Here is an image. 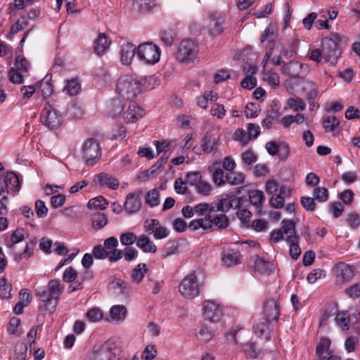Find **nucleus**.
Here are the masks:
<instances>
[{
  "instance_id": "obj_1",
  "label": "nucleus",
  "mask_w": 360,
  "mask_h": 360,
  "mask_svg": "<svg viewBox=\"0 0 360 360\" xmlns=\"http://www.w3.org/2000/svg\"><path fill=\"white\" fill-rule=\"evenodd\" d=\"M116 91L125 100L134 101L141 92V82L136 76L122 75L117 79Z\"/></svg>"
},
{
  "instance_id": "obj_2",
  "label": "nucleus",
  "mask_w": 360,
  "mask_h": 360,
  "mask_svg": "<svg viewBox=\"0 0 360 360\" xmlns=\"http://www.w3.org/2000/svg\"><path fill=\"white\" fill-rule=\"evenodd\" d=\"M342 41V37L337 33H333L330 37H326L322 39L323 53L324 59L327 63L335 65L340 54L339 44Z\"/></svg>"
},
{
  "instance_id": "obj_3",
  "label": "nucleus",
  "mask_w": 360,
  "mask_h": 360,
  "mask_svg": "<svg viewBox=\"0 0 360 360\" xmlns=\"http://www.w3.org/2000/svg\"><path fill=\"white\" fill-rule=\"evenodd\" d=\"M64 287L58 280L52 279L49 281L47 286L39 288L36 290L35 295L40 301L45 304L52 300L57 301L63 292Z\"/></svg>"
},
{
  "instance_id": "obj_4",
  "label": "nucleus",
  "mask_w": 360,
  "mask_h": 360,
  "mask_svg": "<svg viewBox=\"0 0 360 360\" xmlns=\"http://www.w3.org/2000/svg\"><path fill=\"white\" fill-rule=\"evenodd\" d=\"M82 158L87 166H92L97 162L101 157V148L95 139H89L82 145L81 148Z\"/></svg>"
},
{
  "instance_id": "obj_5",
  "label": "nucleus",
  "mask_w": 360,
  "mask_h": 360,
  "mask_svg": "<svg viewBox=\"0 0 360 360\" xmlns=\"http://www.w3.org/2000/svg\"><path fill=\"white\" fill-rule=\"evenodd\" d=\"M202 284L199 282L197 276L189 274L185 276L179 286L181 295L186 299H193L200 295Z\"/></svg>"
},
{
  "instance_id": "obj_6",
  "label": "nucleus",
  "mask_w": 360,
  "mask_h": 360,
  "mask_svg": "<svg viewBox=\"0 0 360 360\" xmlns=\"http://www.w3.org/2000/svg\"><path fill=\"white\" fill-rule=\"evenodd\" d=\"M160 49L151 42L141 44L137 48L138 58L146 64H155L160 60Z\"/></svg>"
},
{
  "instance_id": "obj_7",
  "label": "nucleus",
  "mask_w": 360,
  "mask_h": 360,
  "mask_svg": "<svg viewBox=\"0 0 360 360\" xmlns=\"http://www.w3.org/2000/svg\"><path fill=\"white\" fill-rule=\"evenodd\" d=\"M198 49L194 41L183 40L179 44L176 52V59L181 63H193L197 58Z\"/></svg>"
},
{
  "instance_id": "obj_8",
  "label": "nucleus",
  "mask_w": 360,
  "mask_h": 360,
  "mask_svg": "<svg viewBox=\"0 0 360 360\" xmlns=\"http://www.w3.org/2000/svg\"><path fill=\"white\" fill-rule=\"evenodd\" d=\"M120 352L112 342H105L98 349H95L86 360H117Z\"/></svg>"
},
{
  "instance_id": "obj_9",
  "label": "nucleus",
  "mask_w": 360,
  "mask_h": 360,
  "mask_svg": "<svg viewBox=\"0 0 360 360\" xmlns=\"http://www.w3.org/2000/svg\"><path fill=\"white\" fill-rule=\"evenodd\" d=\"M40 118L42 124L50 129H57L63 122L61 114L50 105L42 110Z\"/></svg>"
},
{
  "instance_id": "obj_10",
  "label": "nucleus",
  "mask_w": 360,
  "mask_h": 360,
  "mask_svg": "<svg viewBox=\"0 0 360 360\" xmlns=\"http://www.w3.org/2000/svg\"><path fill=\"white\" fill-rule=\"evenodd\" d=\"M202 315L207 321L218 322L224 315L223 308L217 301L205 300L202 304Z\"/></svg>"
},
{
  "instance_id": "obj_11",
  "label": "nucleus",
  "mask_w": 360,
  "mask_h": 360,
  "mask_svg": "<svg viewBox=\"0 0 360 360\" xmlns=\"http://www.w3.org/2000/svg\"><path fill=\"white\" fill-rule=\"evenodd\" d=\"M295 232V224L292 220H283L282 228L271 233V239L277 243L280 240L288 241Z\"/></svg>"
},
{
  "instance_id": "obj_12",
  "label": "nucleus",
  "mask_w": 360,
  "mask_h": 360,
  "mask_svg": "<svg viewBox=\"0 0 360 360\" xmlns=\"http://www.w3.org/2000/svg\"><path fill=\"white\" fill-rule=\"evenodd\" d=\"M144 229L148 234L153 233V237L156 240L165 238L169 234V231L155 219H147L144 222Z\"/></svg>"
},
{
  "instance_id": "obj_13",
  "label": "nucleus",
  "mask_w": 360,
  "mask_h": 360,
  "mask_svg": "<svg viewBox=\"0 0 360 360\" xmlns=\"http://www.w3.org/2000/svg\"><path fill=\"white\" fill-rule=\"evenodd\" d=\"M144 115L142 109L135 101H127V107L124 110L122 117L127 123L136 122Z\"/></svg>"
},
{
  "instance_id": "obj_14",
  "label": "nucleus",
  "mask_w": 360,
  "mask_h": 360,
  "mask_svg": "<svg viewBox=\"0 0 360 360\" xmlns=\"http://www.w3.org/2000/svg\"><path fill=\"white\" fill-rule=\"evenodd\" d=\"M272 320H269L267 318L259 319L254 325V333L260 338H264L265 340L270 339L271 322Z\"/></svg>"
},
{
  "instance_id": "obj_15",
  "label": "nucleus",
  "mask_w": 360,
  "mask_h": 360,
  "mask_svg": "<svg viewBox=\"0 0 360 360\" xmlns=\"http://www.w3.org/2000/svg\"><path fill=\"white\" fill-rule=\"evenodd\" d=\"M280 314L279 302L278 297H272L266 300L264 305V318L269 320H276Z\"/></svg>"
},
{
  "instance_id": "obj_16",
  "label": "nucleus",
  "mask_w": 360,
  "mask_h": 360,
  "mask_svg": "<svg viewBox=\"0 0 360 360\" xmlns=\"http://www.w3.org/2000/svg\"><path fill=\"white\" fill-rule=\"evenodd\" d=\"M224 20L219 13H211L207 25L210 34H219L224 30Z\"/></svg>"
},
{
  "instance_id": "obj_17",
  "label": "nucleus",
  "mask_w": 360,
  "mask_h": 360,
  "mask_svg": "<svg viewBox=\"0 0 360 360\" xmlns=\"http://www.w3.org/2000/svg\"><path fill=\"white\" fill-rule=\"evenodd\" d=\"M126 314L127 308L124 305H114L105 316V321L112 323H120L125 319Z\"/></svg>"
},
{
  "instance_id": "obj_18",
  "label": "nucleus",
  "mask_w": 360,
  "mask_h": 360,
  "mask_svg": "<svg viewBox=\"0 0 360 360\" xmlns=\"http://www.w3.org/2000/svg\"><path fill=\"white\" fill-rule=\"evenodd\" d=\"M94 181L100 186H106L109 188L115 190L119 187V181L115 177L105 174L100 173L94 176Z\"/></svg>"
},
{
  "instance_id": "obj_19",
  "label": "nucleus",
  "mask_w": 360,
  "mask_h": 360,
  "mask_svg": "<svg viewBox=\"0 0 360 360\" xmlns=\"http://www.w3.org/2000/svg\"><path fill=\"white\" fill-rule=\"evenodd\" d=\"M221 260L226 266H232L241 263V255L235 250H227L222 252Z\"/></svg>"
},
{
  "instance_id": "obj_20",
  "label": "nucleus",
  "mask_w": 360,
  "mask_h": 360,
  "mask_svg": "<svg viewBox=\"0 0 360 360\" xmlns=\"http://www.w3.org/2000/svg\"><path fill=\"white\" fill-rule=\"evenodd\" d=\"M141 207L139 196L135 193H129L127 195L124 205V210L129 214L137 212Z\"/></svg>"
},
{
  "instance_id": "obj_21",
  "label": "nucleus",
  "mask_w": 360,
  "mask_h": 360,
  "mask_svg": "<svg viewBox=\"0 0 360 360\" xmlns=\"http://www.w3.org/2000/svg\"><path fill=\"white\" fill-rule=\"evenodd\" d=\"M135 46L129 42L124 44L120 49V61L122 65H129L136 52Z\"/></svg>"
},
{
  "instance_id": "obj_22",
  "label": "nucleus",
  "mask_w": 360,
  "mask_h": 360,
  "mask_svg": "<svg viewBox=\"0 0 360 360\" xmlns=\"http://www.w3.org/2000/svg\"><path fill=\"white\" fill-rule=\"evenodd\" d=\"M302 68V64L297 61H291L288 63H283L281 68L282 73L292 78L299 77Z\"/></svg>"
},
{
  "instance_id": "obj_23",
  "label": "nucleus",
  "mask_w": 360,
  "mask_h": 360,
  "mask_svg": "<svg viewBox=\"0 0 360 360\" xmlns=\"http://www.w3.org/2000/svg\"><path fill=\"white\" fill-rule=\"evenodd\" d=\"M110 44L111 40L104 33H101L94 42L95 52L98 55L102 56L109 49Z\"/></svg>"
},
{
  "instance_id": "obj_24",
  "label": "nucleus",
  "mask_w": 360,
  "mask_h": 360,
  "mask_svg": "<svg viewBox=\"0 0 360 360\" xmlns=\"http://www.w3.org/2000/svg\"><path fill=\"white\" fill-rule=\"evenodd\" d=\"M136 246L143 252L155 253L157 251L155 244L145 234H141L138 237Z\"/></svg>"
},
{
  "instance_id": "obj_25",
  "label": "nucleus",
  "mask_w": 360,
  "mask_h": 360,
  "mask_svg": "<svg viewBox=\"0 0 360 360\" xmlns=\"http://www.w3.org/2000/svg\"><path fill=\"white\" fill-rule=\"evenodd\" d=\"M127 101L122 102L120 98H112L108 104V110L112 116L123 115Z\"/></svg>"
},
{
  "instance_id": "obj_26",
  "label": "nucleus",
  "mask_w": 360,
  "mask_h": 360,
  "mask_svg": "<svg viewBox=\"0 0 360 360\" xmlns=\"http://www.w3.org/2000/svg\"><path fill=\"white\" fill-rule=\"evenodd\" d=\"M330 346V340L327 338H322L318 343L316 348V354L318 357L323 360L329 355V348Z\"/></svg>"
},
{
  "instance_id": "obj_27",
  "label": "nucleus",
  "mask_w": 360,
  "mask_h": 360,
  "mask_svg": "<svg viewBox=\"0 0 360 360\" xmlns=\"http://www.w3.org/2000/svg\"><path fill=\"white\" fill-rule=\"evenodd\" d=\"M263 79L269 85H271L273 88H278L280 85V78L278 74L274 70H263Z\"/></svg>"
},
{
  "instance_id": "obj_28",
  "label": "nucleus",
  "mask_w": 360,
  "mask_h": 360,
  "mask_svg": "<svg viewBox=\"0 0 360 360\" xmlns=\"http://www.w3.org/2000/svg\"><path fill=\"white\" fill-rule=\"evenodd\" d=\"M298 240L299 236L296 234V232H295L292 237L287 241L290 243L289 253L293 259H297L301 254V249L298 245Z\"/></svg>"
},
{
  "instance_id": "obj_29",
  "label": "nucleus",
  "mask_w": 360,
  "mask_h": 360,
  "mask_svg": "<svg viewBox=\"0 0 360 360\" xmlns=\"http://www.w3.org/2000/svg\"><path fill=\"white\" fill-rule=\"evenodd\" d=\"M28 237V233L26 230L22 228H17L11 236V244L8 245L11 250H13L14 245L24 240Z\"/></svg>"
},
{
  "instance_id": "obj_30",
  "label": "nucleus",
  "mask_w": 360,
  "mask_h": 360,
  "mask_svg": "<svg viewBox=\"0 0 360 360\" xmlns=\"http://www.w3.org/2000/svg\"><path fill=\"white\" fill-rule=\"evenodd\" d=\"M157 5V0H133V6L141 12L149 11Z\"/></svg>"
},
{
  "instance_id": "obj_31",
  "label": "nucleus",
  "mask_w": 360,
  "mask_h": 360,
  "mask_svg": "<svg viewBox=\"0 0 360 360\" xmlns=\"http://www.w3.org/2000/svg\"><path fill=\"white\" fill-rule=\"evenodd\" d=\"M355 268L345 264H340L337 267V274L341 276L342 280H349L354 276Z\"/></svg>"
},
{
  "instance_id": "obj_32",
  "label": "nucleus",
  "mask_w": 360,
  "mask_h": 360,
  "mask_svg": "<svg viewBox=\"0 0 360 360\" xmlns=\"http://www.w3.org/2000/svg\"><path fill=\"white\" fill-rule=\"evenodd\" d=\"M5 184L11 190L18 192L20 188L18 176L13 172H8L5 177Z\"/></svg>"
},
{
  "instance_id": "obj_33",
  "label": "nucleus",
  "mask_w": 360,
  "mask_h": 360,
  "mask_svg": "<svg viewBox=\"0 0 360 360\" xmlns=\"http://www.w3.org/2000/svg\"><path fill=\"white\" fill-rule=\"evenodd\" d=\"M139 80L141 87L142 86L146 90H151L160 84L159 77L154 75L146 76Z\"/></svg>"
},
{
  "instance_id": "obj_34",
  "label": "nucleus",
  "mask_w": 360,
  "mask_h": 360,
  "mask_svg": "<svg viewBox=\"0 0 360 360\" xmlns=\"http://www.w3.org/2000/svg\"><path fill=\"white\" fill-rule=\"evenodd\" d=\"M148 269L146 267V264L140 263L132 271L131 273V279L133 282L136 283H140L143 278L144 277L145 274L147 272Z\"/></svg>"
},
{
  "instance_id": "obj_35",
  "label": "nucleus",
  "mask_w": 360,
  "mask_h": 360,
  "mask_svg": "<svg viewBox=\"0 0 360 360\" xmlns=\"http://www.w3.org/2000/svg\"><path fill=\"white\" fill-rule=\"evenodd\" d=\"M15 355L13 360H26L27 356V346L25 343L17 342L14 347Z\"/></svg>"
},
{
  "instance_id": "obj_36",
  "label": "nucleus",
  "mask_w": 360,
  "mask_h": 360,
  "mask_svg": "<svg viewBox=\"0 0 360 360\" xmlns=\"http://www.w3.org/2000/svg\"><path fill=\"white\" fill-rule=\"evenodd\" d=\"M146 203L150 207H156L160 204V194L157 189L153 188L147 192L145 196Z\"/></svg>"
},
{
  "instance_id": "obj_37",
  "label": "nucleus",
  "mask_w": 360,
  "mask_h": 360,
  "mask_svg": "<svg viewBox=\"0 0 360 360\" xmlns=\"http://www.w3.org/2000/svg\"><path fill=\"white\" fill-rule=\"evenodd\" d=\"M108 205L107 200L103 196L100 195L90 200L87 206L90 210H103L107 207Z\"/></svg>"
},
{
  "instance_id": "obj_38",
  "label": "nucleus",
  "mask_w": 360,
  "mask_h": 360,
  "mask_svg": "<svg viewBox=\"0 0 360 360\" xmlns=\"http://www.w3.org/2000/svg\"><path fill=\"white\" fill-rule=\"evenodd\" d=\"M322 124L326 132H332L339 126L340 121L335 116H327L323 118Z\"/></svg>"
},
{
  "instance_id": "obj_39",
  "label": "nucleus",
  "mask_w": 360,
  "mask_h": 360,
  "mask_svg": "<svg viewBox=\"0 0 360 360\" xmlns=\"http://www.w3.org/2000/svg\"><path fill=\"white\" fill-rule=\"evenodd\" d=\"M243 350L246 356L251 359H256L261 352V349L255 343L248 342L243 345Z\"/></svg>"
},
{
  "instance_id": "obj_40",
  "label": "nucleus",
  "mask_w": 360,
  "mask_h": 360,
  "mask_svg": "<svg viewBox=\"0 0 360 360\" xmlns=\"http://www.w3.org/2000/svg\"><path fill=\"white\" fill-rule=\"evenodd\" d=\"M254 269L259 273L265 274L269 271V263L262 258L255 256L252 258Z\"/></svg>"
},
{
  "instance_id": "obj_41",
  "label": "nucleus",
  "mask_w": 360,
  "mask_h": 360,
  "mask_svg": "<svg viewBox=\"0 0 360 360\" xmlns=\"http://www.w3.org/2000/svg\"><path fill=\"white\" fill-rule=\"evenodd\" d=\"M218 210L221 212H227L233 206L237 207L239 205V200L237 198L227 199L223 198L218 200Z\"/></svg>"
},
{
  "instance_id": "obj_42",
  "label": "nucleus",
  "mask_w": 360,
  "mask_h": 360,
  "mask_svg": "<svg viewBox=\"0 0 360 360\" xmlns=\"http://www.w3.org/2000/svg\"><path fill=\"white\" fill-rule=\"evenodd\" d=\"M85 316L88 321L94 323L101 321L103 317V312L98 307H96L89 309L86 311Z\"/></svg>"
},
{
  "instance_id": "obj_43",
  "label": "nucleus",
  "mask_w": 360,
  "mask_h": 360,
  "mask_svg": "<svg viewBox=\"0 0 360 360\" xmlns=\"http://www.w3.org/2000/svg\"><path fill=\"white\" fill-rule=\"evenodd\" d=\"M216 145L217 139L215 138L210 135L205 136L202 143V148L204 153H211L214 149Z\"/></svg>"
},
{
  "instance_id": "obj_44",
  "label": "nucleus",
  "mask_w": 360,
  "mask_h": 360,
  "mask_svg": "<svg viewBox=\"0 0 360 360\" xmlns=\"http://www.w3.org/2000/svg\"><path fill=\"white\" fill-rule=\"evenodd\" d=\"M108 223V219L105 214L98 212L94 214L92 225L94 229H101Z\"/></svg>"
},
{
  "instance_id": "obj_45",
  "label": "nucleus",
  "mask_w": 360,
  "mask_h": 360,
  "mask_svg": "<svg viewBox=\"0 0 360 360\" xmlns=\"http://www.w3.org/2000/svg\"><path fill=\"white\" fill-rule=\"evenodd\" d=\"M9 80L13 84H22L24 81V77L27 75L21 72L15 68H11L8 72Z\"/></svg>"
},
{
  "instance_id": "obj_46",
  "label": "nucleus",
  "mask_w": 360,
  "mask_h": 360,
  "mask_svg": "<svg viewBox=\"0 0 360 360\" xmlns=\"http://www.w3.org/2000/svg\"><path fill=\"white\" fill-rule=\"evenodd\" d=\"M30 68V63L26 60L25 58L21 56H17L15 61V68L18 69L21 72L27 75L28 70Z\"/></svg>"
},
{
  "instance_id": "obj_47",
  "label": "nucleus",
  "mask_w": 360,
  "mask_h": 360,
  "mask_svg": "<svg viewBox=\"0 0 360 360\" xmlns=\"http://www.w3.org/2000/svg\"><path fill=\"white\" fill-rule=\"evenodd\" d=\"M37 244V240L34 239V240H31L25 246V248L23 251V252L19 254V255H17L15 256V259L17 260H20V259H22L23 258H27V257H30L32 256L33 255V250H34V248L35 247Z\"/></svg>"
},
{
  "instance_id": "obj_48",
  "label": "nucleus",
  "mask_w": 360,
  "mask_h": 360,
  "mask_svg": "<svg viewBox=\"0 0 360 360\" xmlns=\"http://www.w3.org/2000/svg\"><path fill=\"white\" fill-rule=\"evenodd\" d=\"M233 137L236 141H239L244 146L247 145L251 140V138L248 134V131H246L243 129H238L234 132Z\"/></svg>"
},
{
  "instance_id": "obj_49",
  "label": "nucleus",
  "mask_w": 360,
  "mask_h": 360,
  "mask_svg": "<svg viewBox=\"0 0 360 360\" xmlns=\"http://www.w3.org/2000/svg\"><path fill=\"white\" fill-rule=\"evenodd\" d=\"M138 237L132 232L122 233L120 236V240L122 245L129 246L136 242Z\"/></svg>"
},
{
  "instance_id": "obj_50",
  "label": "nucleus",
  "mask_w": 360,
  "mask_h": 360,
  "mask_svg": "<svg viewBox=\"0 0 360 360\" xmlns=\"http://www.w3.org/2000/svg\"><path fill=\"white\" fill-rule=\"evenodd\" d=\"M213 331L205 326H202L197 334L198 340L202 343L207 342L213 338Z\"/></svg>"
},
{
  "instance_id": "obj_51",
  "label": "nucleus",
  "mask_w": 360,
  "mask_h": 360,
  "mask_svg": "<svg viewBox=\"0 0 360 360\" xmlns=\"http://www.w3.org/2000/svg\"><path fill=\"white\" fill-rule=\"evenodd\" d=\"M335 321L343 330L349 329V316L347 312H339L336 314Z\"/></svg>"
},
{
  "instance_id": "obj_52",
  "label": "nucleus",
  "mask_w": 360,
  "mask_h": 360,
  "mask_svg": "<svg viewBox=\"0 0 360 360\" xmlns=\"http://www.w3.org/2000/svg\"><path fill=\"white\" fill-rule=\"evenodd\" d=\"M11 285L9 284L5 278L0 279V297L1 299L10 298Z\"/></svg>"
},
{
  "instance_id": "obj_53",
  "label": "nucleus",
  "mask_w": 360,
  "mask_h": 360,
  "mask_svg": "<svg viewBox=\"0 0 360 360\" xmlns=\"http://www.w3.org/2000/svg\"><path fill=\"white\" fill-rule=\"evenodd\" d=\"M80 89V84L76 79H72L67 82L64 91L70 96H75Z\"/></svg>"
},
{
  "instance_id": "obj_54",
  "label": "nucleus",
  "mask_w": 360,
  "mask_h": 360,
  "mask_svg": "<svg viewBox=\"0 0 360 360\" xmlns=\"http://www.w3.org/2000/svg\"><path fill=\"white\" fill-rule=\"evenodd\" d=\"M288 105L294 111H302L305 108V103L300 98H290L288 100Z\"/></svg>"
},
{
  "instance_id": "obj_55",
  "label": "nucleus",
  "mask_w": 360,
  "mask_h": 360,
  "mask_svg": "<svg viewBox=\"0 0 360 360\" xmlns=\"http://www.w3.org/2000/svg\"><path fill=\"white\" fill-rule=\"evenodd\" d=\"M250 202L254 205H261L264 199V193L259 190H253L249 193Z\"/></svg>"
},
{
  "instance_id": "obj_56",
  "label": "nucleus",
  "mask_w": 360,
  "mask_h": 360,
  "mask_svg": "<svg viewBox=\"0 0 360 360\" xmlns=\"http://www.w3.org/2000/svg\"><path fill=\"white\" fill-rule=\"evenodd\" d=\"M227 181L231 185H238L243 184L245 180V176L240 172H233L226 176Z\"/></svg>"
},
{
  "instance_id": "obj_57",
  "label": "nucleus",
  "mask_w": 360,
  "mask_h": 360,
  "mask_svg": "<svg viewBox=\"0 0 360 360\" xmlns=\"http://www.w3.org/2000/svg\"><path fill=\"white\" fill-rule=\"evenodd\" d=\"M315 199L319 202H326L328 198V192L324 187H316L313 191Z\"/></svg>"
},
{
  "instance_id": "obj_58",
  "label": "nucleus",
  "mask_w": 360,
  "mask_h": 360,
  "mask_svg": "<svg viewBox=\"0 0 360 360\" xmlns=\"http://www.w3.org/2000/svg\"><path fill=\"white\" fill-rule=\"evenodd\" d=\"M277 110H271L269 111L266 117L262 121V126L263 128L269 129L272 127L274 120L277 117Z\"/></svg>"
},
{
  "instance_id": "obj_59",
  "label": "nucleus",
  "mask_w": 360,
  "mask_h": 360,
  "mask_svg": "<svg viewBox=\"0 0 360 360\" xmlns=\"http://www.w3.org/2000/svg\"><path fill=\"white\" fill-rule=\"evenodd\" d=\"M196 191L202 195H209L212 191V185L207 181L200 180L195 186Z\"/></svg>"
},
{
  "instance_id": "obj_60",
  "label": "nucleus",
  "mask_w": 360,
  "mask_h": 360,
  "mask_svg": "<svg viewBox=\"0 0 360 360\" xmlns=\"http://www.w3.org/2000/svg\"><path fill=\"white\" fill-rule=\"evenodd\" d=\"M304 89L307 91L309 99H314L318 95V86L312 81L306 82Z\"/></svg>"
},
{
  "instance_id": "obj_61",
  "label": "nucleus",
  "mask_w": 360,
  "mask_h": 360,
  "mask_svg": "<svg viewBox=\"0 0 360 360\" xmlns=\"http://www.w3.org/2000/svg\"><path fill=\"white\" fill-rule=\"evenodd\" d=\"M158 352L155 345H147L142 354V359L144 360L153 359L157 356Z\"/></svg>"
},
{
  "instance_id": "obj_62",
  "label": "nucleus",
  "mask_w": 360,
  "mask_h": 360,
  "mask_svg": "<svg viewBox=\"0 0 360 360\" xmlns=\"http://www.w3.org/2000/svg\"><path fill=\"white\" fill-rule=\"evenodd\" d=\"M229 221L227 217L224 214H220L213 218V226L224 229L228 226Z\"/></svg>"
},
{
  "instance_id": "obj_63",
  "label": "nucleus",
  "mask_w": 360,
  "mask_h": 360,
  "mask_svg": "<svg viewBox=\"0 0 360 360\" xmlns=\"http://www.w3.org/2000/svg\"><path fill=\"white\" fill-rule=\"evenodd\" d=\"M35 210L38 217L43 218L47 215L48 208L44 201L37 200L35 202Z\"/></svg>"
},
{
  "instance_id": "obj_64",
  "label": "nucleus",
  "mask_w": 360,
  "mask_h": 360,
  "mask_svg": "<svg viewBox=\"0 0 360 360\" xmlns=\"http://www.w3.org/2000/svg\"><path fill=\"white\" fill-rule=\"evenodd\" d=\"M210 113L212 116H216L218 119L221 120L226 115V110L223 105L216 103L210 109Z\"/></svg>"
}]
</instances>
